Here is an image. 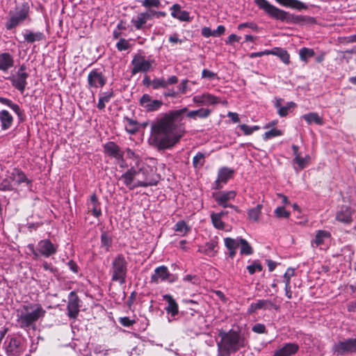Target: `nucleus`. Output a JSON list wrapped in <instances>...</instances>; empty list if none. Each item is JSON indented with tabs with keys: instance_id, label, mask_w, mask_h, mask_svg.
<instances>
[{
	"instance_id": "f257e3e1",
	"label": "nucleus",
	"mask_w": 356,
	"mask_h": 356,
	"mask_svg": "<svg viewBox=\"0 0 356 356\" xmlns=\"http://www.w3.org/2000/svg\"><path fill=\"white\" fill-rule=\"evenodd\" d=\"M211 113L209 108L188 111L187 107L165 113L152 124L149 144L158 149L173 147L186 132L184 122L185 117L196 120L197 118H208Z\"/></svg>"
},
{
	"instance_id": "f03ea898",
	"label": "nucleus",
	"mask_w": 356,
	"mask_h": 356,
	"mask_svg": "<svg viewBox=\"0 0 356 356\" xmlns=\"http://www.w3.org/2000/svg\"><path fill=\"white\" fill-rule=\"evenodd\" d=\"M219 337L221 339L217 343V346L221 356H229L245 347L248 343L243 334L234 330L228 332L221 330L219 331Z\"/></svg>"
},
{
	"instance_id": "7ed1b4c3",
	"label": "nucleus",
	"mask_w": 356,
	"mask_h": 356,
	"mask_svg": "<svg viewBox=\"0 0 356 356\" xmlns=\"http://www.w3.org/2000/svg\"><path fill=\"white\" fill-rule=\"evenodd\" d=\"M254 2L259 9L263 10L268 16L276 20L289 24H300L312 19L302 15L290 14L270 3L267 0H254Z\"/></svg>"
},
{
	"instance_id": "20e7f679",
	"label": "nucleus",
	"mask_w": 356,
	"mask_h": 356,
	"mask_svg": "<svg viewBox=\"0 0 356 356\" xmlns=\"http://www.w3.org/2000/svg\"><path fill=\"white\" fill-rule=\"evenodd\" d=\"M45 313V310L40 305L34 307L25 305L24 309L17 314V322L22 329L34 328L35 323L43 317Z\"/></svg>"
},
{
	"instance_id": "39448f33",
	"label": "nucleus",
	"mask_w": 356,
	"mask_h": 356,
	"mask_svg": "<svg viewBox=\"0 0 356 356\" xmlns=\"http://www.w3.org/2000/svg\"><path fill=\"white\" fill-rule=\"evenodd\" d=\"M128 271V262L122 254H118L112 261L110 273L111 280L123 284L126 282Z\"/></svg>"
},
{
	"instance_id": "423d86ee",
	"label": "nucleus",
	"mask_w": 356,
	"mask_h": 356,
	"mask_svg": "<svg viewBox=\"0 0 356 356\" xmlns=\"http://www.w3.org/2000/svg\"><path fill=\"white\" fill-rule=\"evenodd\" d=\"M29 10L30 7L27 2L17 6L15 12H10V17L6 23V28L11 30L22 24L29 17Z\"/></svg>"
},
{
	"instance_id": "0eeeda50",
	"label": "nucleus",
	"mask_w": 356,
	"mask_h": 356,
	"mask_svg": "<svg viewBox=\"0 0 356 356\" xmlns=\"http://www.w3.org/2000/svg\"><path fill=\"white\" fill-rule=\"evenodd\" d=\"M136 186L138 187H147L157 184L158 176L149 167H142L136 170Z\"/></svg>"
},
{
	"instance_id": "6e6552de",
	"label": "nucleus",
	"mask_w": 356,
	"mask_h": 356,
	"mask_svg": "<svg viewBox=\"0 0 356 356\" xmlns=\"http://www.w3.org/2000/svg\"><path fill=\"white\" fill-rule=\"evenodd\" d=\"M177 280V276L171 274L165 266H160L154 269V274L151 276V282L159 284L161 282L173 283Z\"/></svg>"
},
{
	"instance_id": "1a4fd4ad",
	"label": "nucleus",
	"mask_w": 356,
	"mask_h": 356,
	"mask_svg": "<svg viewBox=\"0 0 356 356\" xmlns=\"http://www.w3.org/2000/svg\"><path fill=\"white\" fill-rule=\"evenodd\" d=\"M4 345L7 356H19L24 350L22 340L16 337H8Z\"/></svg>"
},
{
	"instance_id": "9d476101",
	"label": "nucleus",
	"mask_w": 356,
	"mask_h": 356,
	"mask_svg": "<svg viewBox=\"0 0 356 356\" xmlns=\"http://www.w3.org/2000/svg\"><path fill=\"white\" fill-rule=\"evenodd\" d=\"M152 60H146L145 57L141 54H136L131 61V65H133L131 74L135 75L138 72H147L149 71L152 67Z\"/></svg>"
},
{
	"instance_id": "9b49d317",
	"label": "nucleus",
	"mask_w": 356,
	"mask_h": 356,
	"mask_svg": "<svg viewBox=\"0 0 356 356\" xmlns=\"http://www.w3.org/2000/svg\"><path fill=\"white\" fill-rule=\"evenodd\" d=\"M333 350L338 355H343L356 352V338L348 339L334 343Z\"/></svg>"
},
{
	"instance_id": "f8f14e48",
	"label": "nucleus",
	"mask_w": 356,
	"mask_h": 356,
	"mask_svg": "<svg viewBox=\"0 0 356 356\" xmlns=\"http://www.w3.org/2000/svg\"><path fill=\"white\" fill-rule=\"evenodd\" d=\"M58 245L51 243L49 239H43L38 243V253L39 256L49 257L57 252Z\"/></svg>"
},
{
	"instance_id": "ddd939ff",
	"label": "nucleus",
	"mask_w": 356,
	"mask_h": 356,
	"mask_svg": "<svg viewBox=\"0 0 356 356\" xmlns=\"http://www.w3.org/2000/svg\"><path fill=\"white\" fill-rule=\"evenodd\" d=\"M80 300L74 291H71L68 296L67 305V316L70 318H76L79 313Z\"/></svg>"
},
{
	"instance_id": "4468645a",
	"label": "nucleus",
	"mask_w": 356,
	"mask_h": 356,
	"mask_svg": "<svg viewBox=\"0 0 356 356\" xmlns=\"http://www.w3.org/2000/svg\"><path fill=\"white\" fill-rule=\"evenodd\" d=\"M28 77L29 74L26 72H17L15 74L10 76L8 79L10 81L13 87L21 93H23L27 85L26 79Z\"/></svg>"
},
{
	"instance_id": "2eb2a0df",
	"label": "nucleus",
	"mask_w": 356,
	"mask_h": 356,
	"mask_svg": "<svg viewBox=\"0 0 356 356\" xmlns=\"http://www.w3.org/2000/svg\"><path fill=\"white\" fill-rule=\"evenodd\" d=\"M140 105L147 112L158 111L163 105V102L152 99L148 94H144L140 99Z\"/></svg>"
},
{
	"instance_id": "dca6fc26",
	"label": "nucleus",
	"mask_w": 356,
	"mask_h": 356,
	"mask_svg": "<svg viewBox=\"0 0 356 356\" xmlns=\"http://www.w3.org/2000/svg\"><path fill=\"white\" fill-rule=\"evenodd\" d=\"M106 83V78L97 70H92L88 75V83L90 88H102Z\"/></svg>"
},
{
	"instance_id": "f3484780",
	"label": "nucleus",
	"mask_w": 356,
	"mask_h": 356,
	"mask_svg": "<svg viewBox=\"0 0 356 356\" xmlns=\"http://www.w3.org/2000/svg\"><path fill=\"white\" fill-rule=\"evenodd\" d=\"M234 173V170L224 167L219 170L218 178L215 181L213 188L220 189L222 187V184H226L231 179Z\"/></svg>"
},
{
	"instance_id": "a211bd4d",
	"label": "nucleus",
	"mask_w": 356,
	"mask_h": 356,
	"mask_svg": "<svg viewBox=\"0 0 356 356\" xmlns=\"http://www.w3.org/2000/svg\"><path fill=\"white\" fill-rule=\"evenodd\" d=\"M299 346L296 343H286L277 349L273 356H293L298 353Z\"/></svg>"
},
{
	"instance_id": "6ab92c4d",
	"label": "nucleus",
	"mask_w": 356,
	"mask_h": 356,
	"mask_svg": "<svg viewBox=\"0 0 356 356\" xmlns=\"http://www.w3.org/2000/svg\"><path fill=\"white\" fill-rule=\"evenodd\" d=\"M353 212L350 206L342 205L336 213V220L343 223L349 224L353 220Z\"/></svg>"
},
{
	"instance_id": "aec40b11",
	"label": "nucleus",
	"mask_w": 356,
	"mask_h": 356,
	"mask_svg": "<svg viewBox=\"0 0 356 356\" xmlns=\"http://www.w3.org/2000/svg\"><path fill=\"white\" fill-rule=\"evenodd\" d=\"M136 169L131 168L125 173H124L120 179L123 180L124 184L130 189L133 190L138 186H136Z\"/></svg>"
},
{
	"instance_id": "412c9836",
	"label": "nucleus",
	"mask_w": 356,
	"mask_h": 356,
	"mask_svg": "<svg viewBox=\"0 0 356 356\" xmlns=\"http://www.w3.org/2000/svg\"><path fill=\"white\" fill-rule=\"evenodd\" d=\"M104 151L109 156L114 157L118 160L122 161L124 152L121 150L120 147L114 142H108L104 146Z\"/></svg>"
},
{
	"instance_id": "4be33fe9",
	"label": "nucleus",
	"mask_w": 356,
	"mask_h": 356,
	"mask_svg": "<svg viewBox=\"0 0 356 356\" xmlns=\"http://www.w3.org/2000/svg\"><path fill=\"white\" fill-rule=\"evenodd\" d=\"M15 60L13 56L8 53L0 54V71L6 72L14 66Z\"/></svg>"
},
{
	"instance_id": "5701e85b",
	"label": "nucleus",
	"mask_w": 356,
	"mask_h": 356,
	"mask_svg": "<svg viewBox=\"0 0 356 356\" xmlns=\"http://www.w3.org/2000/svg\"><path fill=\"white\" fill-rule=\"evenodd\" d=\"M12 184L14 185H19L22 183H30V181L26 178L25 174L20 170L15 168L8 174Z\"/></svg>"
},
{
	"instance_id": "b1692460",
	"label": "nucleus",
	"mask_w": 356,
	"mask_h": 356,
	"mask_svg": "<svg viewBox=\"0 0 356 356\" xmlns=\"http://www.w3.org/2000/svg\"><path fill=\"white\" fill-rule=\"evenodd\" d=\"M163 298L168 303V305L165 307L167 313L170 314L172 316L177 315L179 313V307L173 297L170 294H165L163 296Z\"/></svg>"
},
{
	"instance_id": "393cba45",
	"label": "nucleus",
	"mask_w": 356,
	"mask_h": 356,
	"mask_svg": "<svg viewBox=\"0 0 356 356\" xmlns=\"http://www.w3.org/2000/svg\"><path fill=\"white\" fill-rule=\"evenodd\" d=\"M150 19H152L151 15L149 11H147L138 14L135 18L132 19L131 22L136 29L140 30L143 28L146 22Z\"/></svg>"
},
{
	"instance_id": "a878e982",
	"label": "nucleus",
	"mask_w": 356,
	"mask_h": 356,
	"mask_svg": "<svg viewBox=\"0 0 356 356\" xmlns=\"http://www.w3.org/2000/svg\"><path fill=\"white\" fill-rule=\"evenodd\" d=\"M240 238L241 237H237L236 238L227 237L224 239L225 245L229 250V256L231 258H234V257L236 255V250L239 247Z\"/></svg>"
},
{
	"instance_id": "bb28decb",
	"label": "nucleus",
	"mask_w": 356,
	"mask_h": 356,
	"mask_svg": "<svg viewBox=\"0 0 356 356\" xmlns=\"http://www.w3.org/2000/svg\"><path fill=\"white\" fill-rule=\"evenodd\" d=\"M88 209L96 218H99L102 215L100 202H99L96 194H92L90 196V201L88 203Z\"/></svg>"
},
{
	"instance_id": "cd10ccee",
	"label": "nucleus",
	"mask_w": 356,
	"mask_h": 356,
	"mask_svg": "<svg viewBox=\"0 0 356 356\" xmlns=\"http://www.w3.org/2000/svg\"><path fill=\"white\" fill-rule=\"evenodd\" d=\"M170 10H172L171 15L174 18L183 22H188L190 20L189 13L186 10H181V6L179 4H174L170 8Z\"/></svg>"
},
{
	"instance_id": "c85d7f7f",
	"label": "nucleus",
	"mask_w": 356,
	"mask_h": 356,
	"mask_svg": "<svg viewBox=\"0 0 356 356\" xmlns=\"http://www.w3.org/2000/svg\"><path fill=\"white\" fill-rule=\"evenodd\" d=\"M236 196V193L234 191H222L220 193H213V197L218 204H222L225 202H228L234 200Z\"/></svg>"
},
{
	"instance_id": "c756f323",
	"label": "nucleus",
	"mask_w": 356,
	"mask_h": 356,
	"mask_svg": "<svg viewBox=\"0 0 356 356\" xmlns=\"http://www.w3.org/2000/svg\"><path fill=\"white\" fill-rule=\"evenodd\" d=\"M331 235L330 233L325 230H318L315 236V238L312 241V245L313 247L321 246L325 244V241L329 240Z\"/></svg>"
},
{
	"instance_id": "7c9ffc66",
	"label": "nucleus",
	"mask_w": 356,
	"mask_h": 356,
	"mask_svg": "<svg viewBox=\"0 0 356 356\" xmlns=\"http://www.w3.org/2000/svg\"><path fill=\"white\" fill-rule=\"evenodd\" d=\"M0 122L1 129L3 130H8L13 124V118L8 111L2 110L0 111Z\"/></svg>"
},
{
	"instance_id": "2f4dec72",
	"label": "nucleus",
	"mask_w": 356,
	"mask_h": 356,
	"mask_svg": "<svg viewBox=\"0 0 356 356\" xmlns=\"http://www.w3.org/2000/svg\"><path fill=\"white\" fill-rule=\"evenodd\" d=\"M24 38L25 41L29 43H33L37 41H41L44 38V35L43 33L38 31V32H32L29 30H26V32L24 33Z\"/></svg>"
},
{
	"instance_id": "473e14b6",
	"label": "nucleus",
	"mask_w": 356,
	"mask_h": 356,
	"mask_svg": "<svg viewBox=\"0 0 356 356\" xmlns=\"http://www.w3.org/2000/svg\"><path fill=\"white\" fill-rule=\"evenodd\" d=\"M124 123L125 130L131 134H135L138 130V123L136 120L129 118L128 117L124 118Z\"/></svg>"
},
{
	"instance_id": "72a5a7b5",
	"label": "nucleus",
	"mask_w": 356,
	"mask_h": 356,
	"mask_svg": "<svg viewBox=\"0 0 356 356\" xmlns=\"http://www.w3.org/2000/svg\"><path fill=\"white\" fill-rule=\"evenodd\" d=\"M258 309H278L279 307L269 300H258L256 302Z\"/></svg>"
},
{
	"instance_id": "f704fd0d",
	"label": "nucleus",
	"mask_w": 356,
	"mask_h": 356,
	"mask_svg": "<svg viewBox=\"0 0 356 356\" xmlns=\"http://www.w3.org/2000/svg\"><path fill=\"white\" fill-rule=\"evenodd\" d=\"M302 118L309 124H312V122H314L316 124H323V119L318 115L317 113H309L308 114L304 115Z\"/></svg>"
},
{
	"instance_id": "c9c22d12",
	"label": "nucleus",
	"mask_w": 356,
	"mask_h": 356,
	"mask_svg": "<svg viewBox=\"0 0 356 356\" xmlns=\"http://www.w3.org/2000/svg\"><path fill=\"white\" fill-rule=\"evenodd\" d=\"M240 252L241 254L250 255L253 253V249L249 243L244 238L239 239Z\"/></svg>"
},
{
	"instance_id": "e433bc0d",
	"label": "nucleus",
	"mask_w": 356,
	"mask_h": 356,
	"mask_svg": "<svg viewBox=\"0 0 356 356\" xmlns=\"http://www.w3.org/2000/svg\"><path fill=\"white\" fill-rule=\"evenodd\" d=\"M273 55H275L280 58V59L286 64L289 63V54L287 51L280 47L273 49Z\"/></svg>"
},
{
	"instance_id": "4c0bfd02",
	"label": "nucleus",
	"mask_w": 356,
	"mask_h": 356,
	"mask_svg": "<svg viewBox=\"0 0 356 356\" xmlns=\"http://www.w3.org/2000/svg\"><path fill=\"white\" fill-rule=\"evenodd\" d=\"M218 243L215 241H211L205 244L204 253L209 256H214L217 252L216 248Z\"/></svg>"
},
{
	"instance_id": "58836bf2",
	"label": "nucleus",
	"mask_w": 356,
	"mask_h": 356,
	"mask_svg": "<svg viewBox=\"0 0 356 356\" xmlns=\"http://www.w3.org/2000/svg\"><path fill=\"white\" fill-rule=\"evenodd\" d=\"M310 161V156L307 155L305 157H300L297 155L293 160V162L297 163L300 170H302L307 167Z\"/></svg>"
},
{
	"instance_id": "ea45409f",
	"label": "nucleus",
	"mask_w": 356,
	"mask_h": 356,
	"mask_svg": "<svg viewBox=\"0 0 356 356\" xmlns=\"http://www.w3.org/2000/svg\"><path fill=\"white\" fill-rule=\"evenodd\" d=\"M299 55L302 61L307 62L310 58L314 56V51L312 49L304 47L300 50Z\"/></svg>"
},
{
	"instance_id": "a19ab883",
	"label": "nucleus",
	"mask_w": 356,
	"mask_h": 356,
	"mask_svg": "<svg viewBox=\"0 0 356 356\" xmlns=\"http://www.w3.org/2000/svg\"><path fill=\"white\" fill-rule=\"evenodd\" d=\"M205 156L203 153L198 152L193 159V165L195 168H200L204 164Z\"/></svg>"
},
{
	"instance_id": "79ce46f5",
	"label": "nucleus",
	"mask_w": 356,
	"mask_h": 356,
	"mask_svg": "<svg viewBox=\"0 0 356 356\" xmlns=\"http://www.w3.org/2000/svg\"><path fill=\"white\" fill-rule=\"evenodd\" d=\"M211 218L213 226L218 229H223L225 227V223L222 221L220 214H214L213 213L211 215Z\"/></svg>"
},
{
	"instance_id": "37998d69",
	"label": "nucleus",
	"mask_w": 356,
	"mask_h": 356,
	"mask_svg": "<svg viewBox=\"0 0 356 356\" xmlns=\"http://www.w3.org/2000/svg\"><path fill=\"white\" fill-rule=\"evenodd\" d=\"M112 238L106 233L103 232L101 235V243L102 246L105 247L106 251L109 250V248L112 245Z\"/></svg>"
},
{
	"instance_id": "c03bdc74",
	"label": "nucleus",
	"mask_w": 356,
	"mask_h": 356,
	"mask_svg": "<svg viewBox=\"0 0 356 356\" xmlns=\"http://www.w3.org/2000/svg\"><path fill=\"white\" fill-rule=\"evenodd\" d=\"M288 7L298 10H307L308 8L305 3L299 0H289Z\"/></svg>"
},
{
	"instance_id": "a18cd8bd",
	"label": "nucleus",
	"mask_w": 356,
	"mask_h": 356,
	"mask_svg": "<svg viewBox=\"0 0 356 356\" xmlns=\"http://www.w3.org/2000/svg\"><path fill=\"white\" fill-rule=\"evenodd\" d=\"M296 106V104L293 102H287L286 105L284 106H281L277 109V113L280 117H285L288 115L289 111L294 108Z\"/></svg>"
},
{
	"instance_id": "49530a36",
	"label": "nucleus",
	"mask_w": 356,
	"mask_h": 356,
	"mask_svg": "<svg viewBox=\"0 0 356 356\" xmlns=\"http://www.w3.org/2000/svg\"><path fill=\"white\" fill-rule=\"evenodd\" d=\"M261 208L262 205L258 204L254 208L250 209L248 211L249 218L254 221H257L261 213Z\"/></svg>"
},
{
	"instance_id": "de8ad7c7",
	"label": "nucleus",
	"mask_w": 356,
	"mask_h": 356,
	"mask_svg": "<svg viewBox=\"0 0 356 356\" xmlns=\"http://www.w3.org/2000/svg\"><path fill=\"white\" fill-rule=\"evenodd\" d=\"M14 190L13 184H12L8 175L0 182V191H7Z\"/></svg>"
},
{
	"instance_id": "09e8293b",
	"label": "nucleus",
	"mask_w": 356,
	"mask_h": 356,
	"mask_svg": "<svg viewBox=\"0 0 356 356\" xmlns=\"http://www.w3.org/2000/svg\"><path fill=\"white\" fill-rule=\"evenodd\" d=\"M175 230L184 235L190 230V227L186 224L184 221L180 220L176 223Z\"/></svg>"
},
{
	"instance_id": "8fccbe9b",
	"label": "nucleus",
	"mask_w": 356,
	"mask_h": 356,
	"mask_svg": "<svg viewBox=\"0 0 356 356\" xmlns=\"http://www.w3.org/2000/svg\"><path fill=\"white\" fill-rule=\"evenodd\" d=\"M282 131L281 130L277 129H273L268 131L265 132L264 134L263 135V138L264 140H268L270 138H274L276 136H282Z\"/></svg>"
},
{
	"instance_id": "3c124183",
	"label": "nucleus",
	"mask_w": 356,
	"mask_h": 356,
	"mask_svg": "<svg viewBox=\"0 0 356 356\" xmlns=\"http://www.w3.org/2000/svg\"><path fill=\"white\" fill-rule=\"evenodd\" d=\"M204 105H213L219 102L218 97L209 93L204 94Z\"/></svg>"
},
{
	"instance_id": "603ef678",
	"label": "nucleus",
	"mask_w": 356,
	"mask_h": 356,
	"mask_svg": "<svg viewBox=\"0 0 356 356\" xmlns=\"http://www.w3.org/2000/svg\"><path fill=\"white\" fill-rule=\"evenodd\" d=\"M167 87V82L164 79H154L152 80V88L154 90L159 88H165Z\"/></svg>"
},
{
	"instance_id": "864d4df0",
	"label": "nucleus",
	"mask_w": 356,
	"mask_h": 356,
	"mask_svg": "<svg viewBox=\"0 0 356 356\" xmlns=\"http://www.w3.org/2000/svg\"><path fill=\"white\" fill-rule=\"evenodd\" d=\"M142 5L146 8H160L161 3L160 0H143Z\"/></svg>"
},
{
	"instance_id": "5fc2aeb1",
	"label": "nucleus",
	"mask_w": 356,
	"mask_h": 356,
	"mask_svg": "<svg viewBox=\"0 0 356 356\" xmlns=\"http://www.w3.org/2000/svg\"><path fill=\"white\" fill-rule=\"evenodd\" d=\"M275 214L277 218H288L290 212L287 211L283 207H279L275 210Z\"/></svg>"
},
{
	"instance_id": "6e6d98bb",
	"label": "nucleus",
	"mask_w": 356,
	"mask_h": 356,
	"mask_svg": "<svg viewBox=\"0 0 356 356\" xmlns=\"http://www.w3.org/2000/svg\"><path fill=\"white\" fill-rule=\"evenodd\" d=\"M129 47L130 44L129 43V41L124 38L120 39V40L116 44V47L118 50L120 51L128 49Z\"/></svg>"
},
{
	"instance_id": "4d7b16f0",
	"label": "nucleus",
	"mask_w": 356,
	"mask_h": 356,
	"mask_svg": "<svg viewBox=\"0 0 356 356\" xmlns=\"http://www.w3.org/2000/svg\"><path fill=\"white\" fill-rule=\"evenodd\" d=\"M247 269L250 275H253L256 271L261 272L262 270V266L257 262L248 266Z\"/></svg>"
},
{
	"instance_id": "13d9d810",
	"label": "nucleus",
	"mask_w": 356,
	"mask_h": 356,
	"mask_svg": "<svg viewBox=\"0 0 356 356\" xmlns=\"http://www.w3.org/2000/svg\"><path fill=\"white\" fill-rule=\"evenodd\" d=\"M252 330L255 333L263 334L266 332V330L264 324L257 323L252 327Z\"/></svg>"
},
{
	"instance_id": "bf43d9fd",
	"label": "nucleus",
	"mask_w": 356,
	"mask_h": 356,
	"mask_svg": "<svg viewBox=\"0 0 356 356\" xmlns=\"http://www.w3.org/2000/svg\"><path fill=\"white\" fill-rule=\"evenodd\" d=\"M244 28H250L252 30H257L258 29V26L256 24L253 22H245L238 24V29L242 30Z\"/></svg>"
},
{
	"instance_id": "052dcab7",
	"label": "nucleus",
	"mask_w": 356,
	"mask_h": 356,
	"mask_svg": "<svg viewBox=\"0 0 356 356\" xmlns=\"http://www.w3.org/2000/svg\"><path fill=\"white\" fill-rule=\"evenodd\" d=\"M202 77L207 78L209 79H214L215 78L217 77V74H216L207 69H204L202 70Z\"/></svg>"
},
{
	"instance_id": "680f3d73",
	"label": "nucleus",
	"mask_w": 356,
	"mask_h": 356,
	"mask_svg": "<svg viewBox=\"0 0 356 356\" xmlns=\"http://www.w3.org/2000/svg\"><path fill=\"white\" fill-rule=\"evenodd\" d=\"M294 275V270L291 268H288L286 273L284 275V282L285 284L288 283L290 284V280L292 276Z\"/></svg>"
},
{
	"instance_id": "e2e57ef3",
	"label": "nucleus",
	"mask_w": 356,
	"mask_h": 356,
	"mask_svg": "<svg viewBox=\"0 0 356 356\" xmlns=\"http://www.w3.org/2000/svg\"><path fill=\"white\" fill-rule=\"evenodd\" d=\"M113 97V92L112 90L104 92L100 94V98H102L106 103L108 102Z\"/></svg>"
},
{
	"instance_id": "0e129e2a",
	"label": "nucleus",
	"mask_w": 356,
	"mask_h": 356,
	"mask_svg": "<svg viewBox=\"0 0 356 356\" xmlns=\"http://www.w3.org/2000/svg\"><path fill=\"white\" fill-rule=\"evenodd\" d=\"M119 321L122 325L125 327H129L135 323L134 320H131L129 317L120 318Z\"/></svg>"
},
{
	"instance_id": "69168bd1",
	"label": "nucleus",
	"mask_w": 356,
	"mask_h": 356,
	"mask_svg": "<svg viewBox=\"0 0 356 356\" xmlns=\"http://www.w3.org/2000/svg\"><path fill=\"white\" fill-rule=\"evenodd\" d=\"M149 13L151 15V18L152 19L154 17H156V18H159L161 17H165L167 15L166 13L165 12H163V11H156V10H149Z\"/></svg>"
},
{
	"instance_id": "338daca9",
	"label": "nucleus",
	"mask_w": 356,
	"mask_h": 356,
	"mask_svg": "<svg viewBox=\"0 0 356 356\" xmlns=\"http://www.w3.org/2000/svg\"><path fill=\"white\" fill-rule=\"evenodd\" d=\"M225 31V28L222 25H219L216 30H213V37H219Z\"/></svg>"
},
{
	"instance_id": "774afa93",
	"label": "nucleus",
	"mask_w": 356,
	"mask_h": 356,
	"mask_svg": "<svg viewBox=\"0 0 356 356\" xmlns=\"http://www.w3.org/2000/svg\"><path fill=\"white\" fill-rule=\"evenodd\" d=\"M202 35L206 38L213 36V31L209 27H204L202 29Z\"/></svg>"
}]
</instances>
